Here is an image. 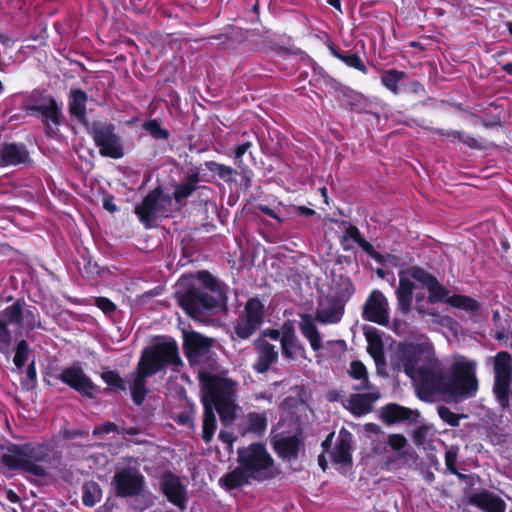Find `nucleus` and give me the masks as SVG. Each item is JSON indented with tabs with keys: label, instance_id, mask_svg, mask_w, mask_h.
Masks as SVG:
<instances>
[{
	"label": "nucleus",
	"instance_id": "25",
	"mask_svg": "<svg viewBox=\"0 0 512 512\" xmlns=\"http://www.w3.org/2000/svg\"><path fill=\"white\" fill-rule=\"evenodd\" d=\"M414 288L415 284L409 278L400 275L399 285L395 293L397 298V310L403 316H408L411 312Z\"/></svg>",
	"mask_w": 512,
	"mask_h": 512
},
{
	"label": "nucleus",
	"instance_id": "15",
	"mask_svg": "<svg viewBox=\"0 0 512 512\" xmlns=\"http://www.w3.org/2000/svg\"><path fill=\"white\" fill-rule=\"evenodd\" d=\"M346 300L342 295L321 297L315 318L309 314L302 315V320H340L344 314Z\"/></svg>",
	"mask_w": 512,
	"mask_h": 512
},
{
	"label": "nucleus",
	"instance_id": "45",
	"mask_svg": "<svg viewBox=\"0 0 512 512\" xmlns=\"http://www.w3.org/2000/svg\"><path fill=\"white\" fill-rule=\"evenodd\" d=\"M252 146H253L252 142L247 140V141H243L242 143H240L239 145H237L234 148L233 158L235 161V165L242 171L245 168V164L243 162L242 157Z\"/></svg>",
	"mask_w": 512,
	"mask_h": 512
},
{
	"label": "nucleus",
	"instance_id": "27",
	"mask_svg": "<svg viewBox=\"0 0 512 512\" xmlns=\"http://www.w3.org/2000/svg\"><path fill=\"white\" fill-rule=\"evenodd\" d=\"M352 434L346 429L339 431L335 450L332 452L334 462L348 464L352 461Z\"/></svg>",
	"mask_w": 512,
	"mask_h": 512
},
{
	"label": "nucleus",
	"instance_id": "47",
	"mask_svg": "<svg viewBox=\"0 0 512 512\" xmlns=\"http://www.w3.org/2000/svg\"><path fill=\"white\" fill-rule=\"evenodd\" d=\"M257 322H237L235 332L241 339H247L255 333L257 329Z\"/></svg>",
	"mask_w": 512,
	"mask_h": 512
},
{
	"label": "nucleus",
	"instance_id": "51",
	"mask_svg": "<svg viewBox=\"0 0 512 512\" xmlns=\"http://www.w3.org/2000/svg\"><path fill=\"white\" fill-rule=\"evenodd\" d=\"M364 237L357 226L349 224L343 234V240L347 241L352 239L355 243H359Z\"/></svg>",
	"mask_w": 512,
	"mask_h": 512
},
{
	"label": "nucleus",
	"instance_id": "59",
	"mask_svg": "<svg viewBox=\"0 0 512 512\" xmlns=\"http://www.w3.org/2000/svg\"><path fill=\"white\" fill-rule=\"evenodd\" d=\"M218 438L225 444L228 445L229 448L232 447L234 441L236 440V437L232 432L221 430L219 432Z\"/></svg>",
	"mask_w": 512,
	"mask_h": 512
},
{
	"label": "nucleus",
	"instance_id": "6",
	"mask_svg": "<svg viewBox=\"0 0 512 512\" xmlns=\"http://www.w3.org/2000/svg\"><path fill=\"white\" fill-rule=\"evenodd\" d=\"M2 462L10 469H21L44 477L51 464L50 450L42 444L13 445L2 456Z\"/></svg>",
	"mask_w": 512,
	"mask_h": 512
},
{
	"label": "nucleus",
	"instance_id": "53",
	"mask_svg": "<svg viewBox=\"0 0 512 512\" xmlns=\"http://www.w3.org/2000/svg\"><path fill=\"white\" fill-rule=\"evenodd\" d=\"M111 432H116V433L119 432V427L116 424L112 423V422H105L102 425L96 426L93 429V434L94 435L108 434V433H111Z\"/></svg>",
	"mask_w": 512,
	"mask_h": 512
},
{
	"label": "nucleus",
	"instance_id": "40",
	"mask_svg": "<svg viewBox=\"0 0 512 512\" xmlns=\"http://www.w3.org/2000/svg\"><path fill=\"white\" fill-rule=\"evenodd\" d=\"M348 373L354 379L359 380V384L355 387L357 390H366L369 388L367 370L362 362L352 361Z\"/></svg>",
	"mask_w": 512,
	"mask_h": 512
},
{
	"label": "nucleus",
	"instance_id": "42",
	"mask_svg": "<svg viewBox=\"0 0 512 512\" xmlns=\"http://www.w3.org/2000/svg\"><path fill=\"white\" fill-rule=\"evenodd\" d=\"M301 332L310 342L311 347L317 351L321 348V337L314 322H301Z\"/></svg>",
	"mask_w": 512,
	"mask_h": 512
},
{
	"label": "nucleus",
	"instance_id": "56",
	"mask_svg": "<svg viewBox=\"0 0 512 512\" xmlns=\"http://www.w3.org/2000/svg\"><path fill=\"white\" fill-rule=\"evenodd\" d=\"M258 209L265 214L266 216H269L273 219H275L279 224H282L284 222V219L281 218L272 208H270L267 205L260 204L258 206Z\"/></svg>",
	"mask_w": 512,
	"mask_h": 512
},
{
	"label": "nucleus",
	"instance_id": "9",
	"mask_svg": "<svg viewBox=\"0 0 512 512\" xmlns=\"http://www.w3.org/2000/svg\"><path fill=\"white\" fill-rule=\"evenodd\" d=\"M171 206V196L165 194L161 186H157L146 194L141 203L135 207L134 213L146 229H152L158 227L159 215L168 217Z\"/></svg>",
	"mask_w": 512,
	"mask_h": 512
},
{
	"label": "nucleus",
	"instance_id": "28",
	"mask_svg": "<svg viewBox=\"0 0 512 512\" xmlns=\"http://www.w3.org/2000/svg\"><path fill=\"white\" fill-rule=\"evenodd\" d=\"M379 397V392L353 394L348 399L349 409L356 415L369 413L372 409V404L379 399Z\"/></svg>",
	"mask_w": 512,
	"mask_h": 512
},
{
	"label": "nucleus",
	"instance_id": "4",
	"mask_svg": "<svg viewBox=\"0 0 512 512\" xmlns=\"http://www.w3.org/2000/svg\"><path fill=\"white\" fill-rule=\"evenodd\" d=\"M181 359L176 342L163 338L143 351L137 368L129 377V389L136 405H141L146 397V378L164 370L169 365H178Z\"/></svg>",
	"mask_w": 512,
	"mask_h": 512
},
{
	"label": "nucleus",
	"instance_id": "32",
	"mask_svg": "<svg viewBox=\"0 0 512 512\" xmlns=\"http://www.w3.org/2000/svg\"><path fill=\"white\" fill-rule=\"evenodd\" d=\"M201 181L199 172H193L186 176L185 181L178 183L173 192V198L177 203L190 197L197 189Z\"/></svg>",
	"mask_w": 512,
	"mask_h": 512
},
{
	"label": "nucleus",
	"instance_id": "10",
	"mask_svg": "<svg viewBox=\"0 0 512 512\" xmlns=\"http://www.w3.org/2000/svg\"><path fill=\"white\" fill-rule=\"evenodd\" d=\"M89 134L101 156L112 159H120L124 156L123 142L113 123L94 121Z\"/></svg>",
	"mask_w": 512,
	"mask_h": 512
},
{
	"label": "nucleus",
	"instance_id": "44",
	"mask_svg": "<svg viewBox=\"0 0 512 512\" xmlns=\"http://www.w3.org/2000/svg\"><path fill=\"white\" fill-rule=\"evenodd\" d=\"M367 340V351L373 357L376 364H378L384 357L382 343L379 339H373L370 335H367Z\"/></svg>",
	"mask_w": 512,
	"mask_h": 512
},
{
	"label": "nucleus",
	"instance_id": "11",
	"mask_svg": "<svg viewBox=\"0 0 512 512\" xmlns=\"http://www.w3.org/2000/svg\"><path fill=\"white\" fill-rule=\"evenodd\" d=\"M494 385L493 393L502 408L509 406L512 395V357L508 352L501 351L493 359Z\"/></svg>",
	"mask_w": 512,
	"mask_h": 512
},
{
	"label": "nucleus",
	"instance_id": "50",
	"mask_svg": "<svg viewBox=\"0 0 512 512\" xmlns=\"http://www.w3.org/2000/svg\"><path fill=\"white\" fill-rule=\"evenodd\" d=\"M457 462V451L454 449H449L445 453V465L447 469L455 475H458L460 478L464 477V475L460 474L456 468Z\"/></svg>",
	"mask_w": 512,
	"mask_h": 512
},
{
	"label": "nucleus",
	"instance_id": "38",
	"mask_svg": "<svg viewBox=\"0 0 512 512\" xmlns=\"http://www.w3.org/2000/svg\"><path fill=\"white\" fill-rule=\"evenodd\" d=\"M82 501L87 507H93L102 499V490L94 481L86 482L82 487Z\"/></svg>",
	"mask_w": 512,
	"mask_h": 512
},
{
	"label": "nucleus",
	"instance_id": "39",
	"mask_svg": "<svg viewBox=\"0 0 512 512\" xmlns=\"http://www.w3.org/2000/svg\"><path fill=\"white\" fill-rule=\"evenodd\" d=\"M204 165L208 171L217 174L218 177L226 183H232L235 181L233 175L237 172L234 168L213 160L206 161Z\"/></svg>",
	"mask_w": 512,
	"mask_h": 512
},
{
	"label": "nucleus",
	"instance_id": "26",
	"mask_svg": "<svg viewBox=\"0 0 512 512\" xmlns=\"http://www.w3.org/2000/svg\"><path fill=\"white\" fill-rule=\"evenodd\" d=\"M327 47L330 53L334 57L342 61L346 66L353 68L357 71H360L363 74L368 73V69L357 51H343L338 46H336L332 41H330L327 44Z\"/></svg>",
	"mask_w": 512,
	"mask_h": 512
},
{
	"label": "nucleus",
	"instance_id": "19",
	"mask_svg": "<svg viewBox=\"0 0 512 512\" xmlns=\"http://www.w3.org/2000/svg\"><path fill=\"white\" fill-rule=\"evenodd\" d=\"M236 428L241 436L252 435L261 437L267 430V416L265 413L255 411L248 412L236 423Z\"/></svg>",
	"mask_w": 512,
	"mask_h": 512
},
{
	"label": "nucleus",
	"instance_id": "1",
	"mask_svg": "<svg viewBox=\"0 0 512 512\" xmlns=\"http://www.w3.org/2000/svg\"><path fill=\"white\" fill-rule=\"evenodd\" d=\"M196 279L183 275L176 284L174 298L182 311L192 320L227 312V284L207 270L198 271Z\"/></svg>",
	"mask_w": 512,
	"mask_h": 512
},
{
	"label": "nucleus",
	"instance_id": "52",
	"mask_svg": "<svg viewBox=\"0 0 512 512\" xmlns=\"http://www.w3.org/2000/svg\"><path fill=\"white\" fill-rule=\"evenodd\" d=\"M11 338V333L7 330L5 322H0V351L9 347Z\"/></svg>",
	"mask_w": 512,
	"mask_h": 512
},
{
	"label": "nucleus",
	"instance_id": "63",
	"mask_svg": "<svg viewBox=\"0 0 512 512\" xmlns=\"http://www.w3.org/2000/svg\"><path fill=\"white\" fill-rule=\"evenodd\" d=\"M295 211L298 215L314 216L316 214L315 210L306 206H297Z\"/></svg>",
	"mask_w": 512,
	"mask_h": 512
},
{
	"label": "nucleus",
	"instance_id": "35",
	"mask_svg": "<svg viewBox=\"0 0 512 512\" xmlns=\"http://www.w3.org/2000/svg\"><path fill=\"white\" fill-rule=\"evenodd\" d=\"M299 446L300 441L296 436L283 437L275 442V449L280 456L288 459L297 456Z\"/></svg>",
	"mask_w": 512,
	"mask_h": 512
},
{
	"label": "nucleus",
	"instance_id": "64",
	"mask_svg": "<svg viewBox=\"0 0 512 512\" xmlns=\"http://www.w3.org/2000/svg\"><path fill=\"white\" fill-rule=\"evenodd\" d=\"M317 73H318V75H319V76L324 80V82H325L326 84H332V83H335V82H336V80H335L332 76H330V75L328 74V72H327V71H325V70H324L323 68H321V67L319 68V70H318V72H317Z\"/></svg>",
	"mask_w": 512,
	"mask_h": 512
},
{
	"label": "nucleus",
	"instance_id": "43",
	"mask_svg": "<svg viewBox=\"0 0 512 512\" xmlns=\"http://www.w3.org/2000/svg\"><path fill=\"white\" fill-rule=\"evenodd\" d=\"M29 354H30V349H29L26 341L21 340L16 347V352H15V356L13 359L14 364L16 365V367L18 369H22V367L24 366V364L26 363V361L29 358Z\"/></svg>",
	"mask_w": 512,
	"mask_h": 512
},
{
	"label": "nucleus",
	"instance_id": "37",
	"mask_svg": "<svg viewBox=\"0 0 512 512\" xmlns=\"http://www.w3.org/2000/svg\"><path fill=\"white\" fill-rule=\"evenodd\" d=\"M447 304L453 308L467 312H476L480 308L479 302L467 295L453 294L447 299Z\"/></svg>",
	"mask_w": 512,
	"mask_h": 512
},
{
	"label": "nucleus",
	"instance_id": "33",
	"mask_svg": "<svg viewBox=\"0 0 512 512\" xmlns=\"http://www.w3.org/2000/svg\"><path fill=\"white\" fill-rule=\"evenodd\" d=\"M25 302L9 297L3 309H0V320H23Z\"/></svg>",
	"mask_w": 512,
	"mask_h": 512
},
{
	"label": "nucleus",
	"instance_id": "7",
	"mask_svg": "<svg viewBox=\"0 0 512 512\" xmlns=\"http://www.w3.org/2000/svg\"><path fill=\"white\" fill-rule=\"evenodd\" d=\"M24 110L41 121L45 135L50 138L58 135L59 127L66 121L61 105L51 94L32 93Z\"/></svg>",
	"mask_w": 512,
	"mask_h": 512
},
{
	"label": "nucleus",
	"instance_id": "54",
	"mask_svg": "<svg viewBox=\"0 0 512 512\" xmlns=\"http://www.w3.org/2000/svg\"><path fill=\"white\" fill-rule=\"evenodd\" d=\"M435 132L440 135V136H445V137H448V138H451L453 141H461L462 137H463V131H458V130H450V131H445L444 129H436Z\"/></svg>",
	"mask_w": 512,
	"mask_h": 512
},
{
	"label": "nucleus",
	"instance_id": "17",
	"mask_svg": "<svg viewBox=\"0 0 512 512\" xmlns=\"http://www.w3.org/2000/svg\"><path fill=\"white\" fill-rule=\"evenodd\" d=\"M362 317L364 320H390L389 302L382 291H371L363 305Z\"/></svg>",
	"mask_w": 512,
	"mask_h": 512
},
{
	"label": "nucleus",
	"instance_id": "55",
	"mask_svg": "<svg viewBox=\"0 0 512 512\" xmlns=\"http://www.w3.org/2000/svg\"><path fill=\"white\" fill-rule=\"evenodd\" d=\"M427 429L425 427H419L413 431L412 438L416 445H422L425 442Z\"/></svg>",
	"mask_w": 512,
	"mask_h": 512
},
{
	"label": "nucleus",
	"instance_id": "16",
	"mask_svg": "<svg viewBox=\"0 0 512 512\" xmlns=\"http://www.w3.org/2000/svg\"><path fill=\"white\" fill-rule=\"evenodd\" d=\"M160 487L168 501L175 505L180 512H184L187 508V488L180 477L166 473L162 476Z\"/></svg>",
	"mask_w": 512,
	"mask_h": 512
},
{
	"label": "nucleus",
	"instance_id": "49",
	"mask_svg": "<svg viewBox=\"0 0 512 512\" xmlns=\"http://www.w3.org/2000/svg\"><path fill=\"white\" fill-rule=\"evenodd\" d=\"M102 379L109 385L115 388L125 390L123 379L114 371H106L102 373Z\"/></svg>",
	"mask_w": 512,
	"mask_h": 512
},
{
	"label": "nucleus",
	"instance_id": "20",
	"mask_svg": "<svg viewBox=\"0 0 512 512\" xmlns=\"http://www.w3.org/2000/svg\"><path fill=\"white\" fill-rule=\"evenodd\" d=\"M210 341L200 334H184V348L191 362L200 363L207 360L210 353Z\"/></svg>",
	"mask_w": 512,
	"mask_h": 512
},
{
	"label": "nucleus",
	"instance_id": "29",
	"mask_svg": "<svg viewBox=\"0 0 512 512\" xmlns=\"http://www.w3.org/2000/svg\"><path fill=\"white\" fill-rule=\"evenodd\" d=\"M281 337L282 354L286 358L304 357V348L299 344L290 326H284Z\"/></svg>",
	"mask_w": 512,
	"mask_h": 512
},
{
	"label": "nucleus",
	"instance_id": "34",
	"mask_svg": "<svg viewBox=\"0 0 512 512\" xmlns=\"http://www.w3.org/2000/svg\"><path fill=\"white\" fill-rule=\"evenodd\" d=\"M406 78V73L397 69L384 70L381 73V84L392 94L397 95L400 92L399 83Z\"/></svg>",
	"mask_w": 512,
	"mask_h": 512
},
{
	"label": "nucleus",
	"instance_id": "36",
	"mask_svg": "<svg viewBox=\"0 0 512 512\" xmlns=\"http://www.w3.org/2000/svg\"><path fill=\"white\" fill-rule=\"evenodd\" d=\"M265 312V302L257 296L252 297L245 304V318L243 320H263Z\"/></svg>",
	"mask_w": 512,
	"mask_h": 512
},
{
	"label": "nucleus",
	"instance_id": "21",
	"mask_svg": "<svg viewBox=\"0 0 512 512\" xmlns=\"http://www.w3.org/2000/svg\"><path fill=\"white\" fill-rule=\"evenodd\" d=\"M28 158L29 152L23 143H4L0 149V166H17Z\"/></svg>",
	"mask_w": 512,
	"mask_h": 512
},
{
	"label": "nucleus",
	"instance_id": "58",
	"mask_svg": "<svg viewBox=\"0 0 512 512\" xmlns=\"http://www.w3.org/2000/svg\"><path fill=\"white\" fill-rule=\"evenodd\" d=\"M103 208L110 213H115L119 210L118 206L114 202V197L112 195L104 196Z\"/></svg>",
	"mask_w": 512,
	"mask_h": 512
},
{
	"label": "nucleus",
	"instance_id": "62",
	"mask_svg": "<svg viewBox=\"0 0 512 512\" xmlns=\"http://www.w3.org/2000/svg\"><path fill=\"white\" fill-rule=\"evenodd\" d=\"M358 245L363 249L365 253H367L369 257L375 252V248L373 247V245L370 242H368L365 238H363L358 243Z\"/></svg>",
	"mask_w": 512,
	"mask_h": 512
},
{
	"label": "nucleus",
	"instance_id": "13",
	"mask_svg": "<svg viewBox=\"0 0 512 512\" xmlns=\"http://www.w3.org/2000/svg\"><path fill=\"white\" fill-rule=\"evenodd\" d=\"M112 485L119 497L137 496L143 490L144 476L136 467L120 468L113 476Z\"/></svg>",
	"mask_w": 512,
	"mask_h": 512
},
{
	"label": "nucleus",
	"instance_id": "22",
	"mask_svg": "<svg viewBox=\"0 0 512 512\" xmlns=\"http://www.w3.org/2000/svg\"><path fill=\"white\" fill-rule=\"evenodd\" d=\"M255 345L258 351V357L253 364V369L257 373H265L272 364L277 362L278 352L275 350L274 345L263 339L257 340Z\"/></svg>",
	"mask_w": 512,
	"mask_h": 512
},
{
	"label": "nucleus",
	"instance_id": "12",
	"mask_svg": "<svg viewBox=\"0 0 512 512\" xmlns=\"http://www.w3.org/2000/svg\"><path fill=\"white\" fill-rule=\"evenodd\" d=\"M385 444L395 451L394 455L387 458L386 465L389 468H411L417 465L418 455L412 447L408 446V441L402 434H390Z\"/></svg>",
	"mask_w": 512,
	"mask_h": 512
},
{
	"label": "nucleus",
	"instance_id": "23",
	"mask_svg": "<svg viewBox=\"0 0 512 512\" xmlns=\"http://www.w3.org/2000/svg\"><path fill=\"white\" fill-rule=\"evenodd\" d=\"M88 95L81 88L71 89L68 94V112L71 117L75 118L82 124L87 123L86 106Z\"/></svg>",
	"mask_w": 512,
	"mask_h": 512
},
{
	"label": "nucleus",
	"instance_id": "57",
	"mask_svg": "<svg viewBox=\"0 0 512 512\" xmlns=\"http://www.w3.org/2000/svg\"><path fill=\"white\" fill-rule=\"evenodd\" d=\"M429 305H432L429 302H415V310L417 311V314L419 317L423 318L426 315H433L432 312L429 311Z\"/></svg>",
	"mask_w": 512,
	"mask_h": 512
},
{
	"label": "nucleus",
	"instance_id": "8",
	"mask_svg": "<svg viewBox=\"0 0 512 512\" xmlns=\"http://www.w3.org/2000/svg\"><path fill=\"white\" fill-rule=\"evenodd\" d=\"M238 462L249 472L252 480H268L278 473L273 458L262 443H252L239 448Z\"/></svg>",
	"mask_w": 512,
	"mask_h": 512
},
{
	"label": "nucleus",
	"instance_id": "61",
	"mask_svg": "<svg viewBox=\"0 0 512 512\" xmlns=\"http://www.w3.org/2000/svg\"><path fill=\"white\" fill-rule=\"evenodd\" d=\"M460 142L464 143L471 149H479L481 147L476 138L466 135L465 133H463V137Z\"/></svg>",
	"mask_w": 512,
	"mask_h": 512
},
{
	"label": "nucleus",
	"instance_id": "18",
	"mask_svg": "<svg viewBox=\"0 0 512 512\" xmlns=\"http://www.w3.org/2000/svg\"><path fill=\"white\" fill-rule=\"evenodd\" d=\"M58 379L84 396H92L95 390L90 378L77 365L64 369Z\"/></svg>",
	"mask_w": 512,
	"mask_h": 512
},
{
	"label": "nucleus",
	"instance_id": "5",
	"mask_svg": "<svg viewBox=\"0 0 512 512\" xmlns=\"http://www.w3.org/2000/svg\"><path fill=\"white\" fill-rule=\"evenodd\" d=\"M453 376L446 374L443 369L438 374L432 386H427L428 391L423 401L434 402L438 397L445 400H466L473 398L478 391L476 377V364L471 361L461 360L455 365Z\"/></svg>",
	"mask_w": 512,
	"mask_h": 512
},
{
	"label": "nucleus",
	"instance_id": "31",
	"mask_svg": "<svg viewBox=\"0 0 512 512\" xmlns=\"http://www.w3.org/2000/svg\"><path fill=\"white\" fill-rule=\"evenodd\" d=\"M416 416L417 413L413 410L394 403L382 408V418L389 424L413 420Z\"/></svg>",
	"mask_w": 512,
	"mask_h": 512
},
{
	"label": "nucleus",
	"instance_id": "41",
	"mask_svg": "<svg viewBox=\"0 0 512 512\" xmlns=\"http://www.w3.org/2000/svg\"><path fill=\"white\" fill-rule=\"evenodd\" d=\"M142 128L155 140L168 141L170 132L162 128L158 119H150L143 123Z\"/></svg>",
	"mask_w": 512,
	"mask_h": 512
},
{
	"label": "nucleus",
	"instance_id": "24",
	"mask_svg": "<svg viewBox=\"0 0 512 512\" xmlns=\"http://www.w3.org/2000/svg\"><path fill=\"white\" fill-rule=\"evenodd\" d=\"M470 503L484 512H505V502L494 493L483 490L470 497Z\"/></svg>",
	"mask_w": 512,
	"mask_h": 512
},
{
	"label": "nucleus",
	"instance_id": "14",
	"mask_svg": "<svg viewBox=\"0 0 512 512\" xmlns=\"http://www.w3.org/2000/svg\"><path fill=\"white\" fill-rule=\"evenodd\" d=\"M406 274L427 288V302L431 304L445 302L447 304V299L450 298V290L444 287L433 274L419 266L409 267Z\"/></svg>",
	"mask_w": 512,
	"mask_h": 512
},
{
	"label": "nucleus",
	"instance_id": "2",
	"mask_svg": "<svg viewBox=\"0 0 512 512\" xmlns=\"http://www.w3.org/2000/svg\"><path fill=\"white\" fill-rule=\"evenodd\" d=\"M202 389V402L204 407L202 439L210 442L217 428V420L214 413L219 414L224 426H231L238 418L241 407L237 403L239 384L229 378L226 373L214 374L202 371L199 373Z\"/></svg>",
	"mask_w": 512,
	"mask_h": 512
},
{
	"label": "nucleus",
	"instance_id": "46",
	"mask_svg": "<svg viewBox=\"0 0 512 512\" xmlns=\"http://www.w3.org/2000/svg\"><path fill=\"white\" fill-rule=\"evenodd\" d=\"M437 411L439 417L448 425L453 427L459 425L460 419L462 418L461 415L454 413L446 406H439Z\"/></svg>",
	"mask_w": 512,
	"mask_h": 512
},
{
	"label": "nucleus",
	"instance_id": "3",
	"mask_svg": "<svg viewBox=\"0 0 512 512\" xmlns=\"http://www.w3.org/2000/svg\"><path fill=\"white\" fill-rule=\"evenodd\" d=\"M391 365L395 370L403 371L416 382L417 396L423 400L441 372V363L435 356L432 343L426 339L399 345L391 357Z\"/></svg>",
	"mask_w": 512,
	"mask_h": 512
},
{
	"label": "nucleus",
	"instance_id": "60",
	"mask_svg": "<svg viewBox=\"0 0 512 512\" xmlns=\"http://www.w3.org/2000/svg\"><path fill=\"white\" fill-rule=\"evenodd\" d=\"M139 433H140V430L136 427H130V428L119 427V432H118V434L123 435L124 437L130 436V438H128V439L131 441H135V442H139V441L133 440L132 436L138 435Z\"/></svg>",
	"mask_w": 512,
	"mask_h": 512
},
{
	"label": "nucleus",
	"instance_id": "30",
	"mask_svg": "<svg viewBox=\"0 0 512 512\" xmlns=\"http://www.w3.org/2000/svg\"><path fill=\"white\" fill-rule=\"evenodd\" d=\"M251 479L249 472L242 465H239L233 471L223 475L219 479V483L225 489L233 490L248 484Z\"/></svg>",
	"mask_w": 512,
	"mask_h": 512
},
{
	"label": "nucleus",
	"instance_id": "48",
	"mask_svg": "<svg viewBox=\"0 0 512 512\" xmlns=\"http://www.w3.org/2000/svg\"><path fill=\"white\" fill-rule=\"evenodd\" d=\"M95 305L107 316L112 317L117 311V306L106 297H97L95 299Z\"/></svg>",
	"mask_w": 512,
	"mask_h": 512
}]
</instances>
